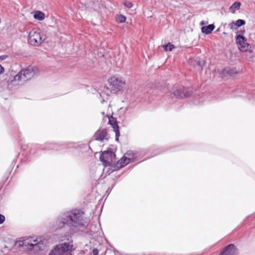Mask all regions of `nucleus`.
Listing matches in <instances>:
<instances>
[{
    "label": "nucleus",
    "mask_w": 255,
    "mask_h": 255,
    "mask_svg": "<svg viewBox=\"0 0 255 255\" xmlns=\"http://www.w3.org/2000/svg\"><path fill=\"white\" fill-rule=\"evenodd\" d=\"M34 17L39 20H42L45 18V14L40 11H36L34 14Z\"/></svg>",
    "instance_id": "25"
},
{
    "label": "nucleus",
    "mask_w": 255,
    "mask_h": 255,
    "mask_svg": "<svg viewBox=\"0 0 255 255\" xmlns=\"http://www.w3.org/2000/svg\"><path fill=\"white\" fill-rule=\"evenodd\" d=\"M237 248L234 244L226 246L218 255H235Z\"/></svg>",
    "instance_id": "13"
},
{
    "label": "nucleus",
    "mask_w": 255,
    "mask_h": 255,
    "mask_svg": "<svg viewBox=\"0 0 255 255\" xmlns=\"http://www.w3.org/2000/svg\"><path fill=\"white\" fill-rule=\"evenodd\" d=\"M247 56L249 61L255 62V53L252 55L247 54Z\"/></svg>",
    "instance_id": "33"
},
{
    "label": "nucleus",
    "mask_w": 255,
    "mask_h": 255,
    "mask_svg": "<svg viewBox=\"0 0 255 255\" xmlns=\"http://www.w3.org/2000/svg\"><path fill=\"white\" fill-rule=\"evenodd\" d=\"M18 166H19V164H18V165L16 166V168L17 169V168L18 167Z\"/></svg>",
    "instance_id": "48"
},
{
    "label": "nucleus",
    "mask_w": 255,
    "mask_h": 255,
    "mask_svg": "<svg viewBox=\"0 0 255 255\" xmlns=\"http://www.w3.org/2000/svg\"><path fill=\"white\" fill-rule=\"evenodd\" d=\"M245 24V21L242 19H239L236 21V23H232L230 24L231 27L232 28L233 25H236L238 27L241 26Z\"/></svg>",
    "instance_id": "28"
},
{
    "label": "nucleus",
    "mask_w": 255,
    "mask_h": 255,
    "mask_svg": "<svg viewBox=\"0 0 255 255\" xmlns=\"http://www.w3.org/2000/svg\"><path fill=\"white\" fill-rule=\"evenodd\" d=\"M4 71V68L0 65V74Z\"/></svg>",
    "instance_id": "43"
},
{
    "label": "nucleus",
    "mask_w": 255,
    "mask_h": 255,
    "mask_svg": "<svg viewBox=\"0 0 255 255\" xmlns=\"http://www.w3.org/2000/svg\"><path fill=\"white\" fill-rule=\"evenodd\" d=\"M136 97H125V100L126 101H128V106L130 108H132L134 106V104L132 103L131 101H133L135 99Z\"/></svg>",
    "instance_id": "27"
},
{
    "label": "nucleus",
    "mask_w": 255,
    "mask_h": 255,
    "mask_svg": "<svg viewBox=\"0 0 255 255\" xmlns=\"http://www.w3.org/2000/svg\"><path fill=\"white\" fill-rule=\"evenodd\" d=\"M125 155H127L128 157H130L133 161H134L138 158V156H139L140 153L138 151L128 150L127 151Z\"/></svg>",
    "instance_id": "19"
},
{
    "label": "nucleus",
    "mask_w": 255,
    "mask_h": 255,
    "mask_svg": "<svg viewBox=\"0 0 255 255\" xmlns=\"http://www.w3.org/2000/svg\"><path fill=\"white\" fill-rule=\"evenodd\" d=\"M116 155L114 149L109 147L106 150L101 151L99 158L106 168L110 165V161H113L116 159Z\"/></svg>",
    "instance_id": "5"
},
{
    "label": "nucleus",
    "mask_w": 255,
    "mask_h": 255,
    "mask_svg": "<svg viewBox=\"0 0 255 255\" xmlns=\"http://www.w3.org/2000/svg\"><path fill=\"white\" fill-rule=\"evenodd\" d=\"M68 142H48L43 145H34L29 147L28 145H23L21 146V152L18 156H21L20 163H26L30 160L32 155L36 153L35 150H47V151H58L63 149H68Z\"/></svg>",
    "instance_id": "3"
},
{
    "label": "nucleus",
    "mask_w": 255,
    "mask_h": 255,
    "mask_svg": "<svg viewBox=\"0 0 255 255\" xmlns=\"http://www.w3.org/2000/svg\"><path fill=\"white\" fill-rule=\"evenodd\" d=\"M16 161H17V157H15L14 159H13L11 164L10 165L9 167L8 168V169L5 173V174L6 175H8L10 174V173L11 172V171L16 162Z\"/></svg>",
    "instance_id": "26"
},
{
    "label": "nucleus",
    "mask_w": 255,
    "mask_h": 255,
    "mask_svg": "<svg viewBox=\"0 0 255 255\" xmlns=\"http://www.w3.org/2000/svg\"><path fill=\"white\" fill-rule=\"evenodd\" d=\"M18 242V247L20 248V247H22L24 245V241H19L18 242H16V243Z\"/></svg>",
    "instance_id": "38"
},
{
    "label": "nucleus",
    "mask_w": 255,
    "mask_h": 255,
    "mask_svg": "<svg viewBox=\"0 0 255 255\" xmlns=\"http://www.w3.org/2000/svg\"><path fill=\"white\" fill-rule=\"evenodd\" d=\"M124 4L128 8H130L132 6V3L130 1H125Z\"/></svg>",
    "instance_id": "36"
},
{
    "label": "nucleus",
    "mask_w": 255,
    "mask_h": 255,
    "mask_svg": "<svg viewBox=\"0 0 255 255\" xmlns=\"http://www.w3.org/2000/svg\"><path fill=\"white\" fill-rule=\"evenodd\" d=\"M162 106L177 109L185 102L190 107L213 104L224 100L223 97H164Z\"/></svg>",
    "instance_id": "2"
},
{
    "label": "nucleus",
    "mask_w": 255,
    "mask_h": 255,
    "mask_svg": "<svg viewBox=\"0 0 255 255\" xmlns=\"http://www.w3.org/2000/svg\"><path fill=\"white\" fill-rule=\"evenodd\" d=\"M236 43L238 44L239 49L243 52H253L252 47L247 42V39L242 35H239L236 37Z\"/></svg>",
    "instance_id": "7"
},
{
    "label": "nucleus",
    "mask_w": 255,
    "mask_h": 255,
    "mask_svg": "<svg viewBox=\"0 0 255 255\" xmlns=\"http://www.w3.org/2000/svg\"><path fill=\"white\" fill-rule=\"evenodd\" d=\"M175 89L173 92L174 96H180L182 94L184 95V96H188L191 94L190 92L184 87H180L177 89L175 88Z\"/></svg>",
    "instance_id": "17"
},
{
    "label": "nucleus",
    "mask_w": 255,
    "mask_h": 255,
    "mask_svg": "<svg viewBox=\"0 0 255 255\" xmlns=\"http://www.w3.org/2000/svg\"><path fill=\"white\" fill-rule=\"evenodd\" d=\"M85 213L81 209H74L61 212L56 217L50 227L52 231H60L66 227L69 228H85L88 224L84 217Z\"/></svg>",
    "instance_id": "1"
},
{
    "label": "nucleus",
    "mask_w": 255,
    "mask_h": 255,
    "mask_svg": "<svg viewBox=\"0 0 255 255\" xmlns=\"http://www.w3.org/2000/svg\"><path fill=\"white\" fill-rule=\"evenodd\" d=\"M7 57H8L7 55H5L0 56V60H5V59H6L7 58Z\"/></svg>",
    "instance_id": "41"
},
{
    "label": "nucleus",
    "mask_w": 255,
    "mask_h": 255,
    "mask_svg": "<svg viewBox=\"0 0 255 255\" xmlns=\"http://www.w3.org/2000/svg\"><path fill=\"white\" fill-rule=\"evenodd\" d=\"M93 137L94 140L102 142L105 139L108 140L110 136L106 128L101 129L100 128L95 132Z\"/></svg>",
    "instance_id": "9"
},
{
    "label": "nucleus",
    "mask_w": 255,
    "mask_h": 255,
    "mask_svg": "<svg viewBox=\"0 0 255 255\" xmlns=\"http://www.w3.org/2000/svg\"><path fill=\"white\" fill-rule=\"evenodd\" d=\"M114 131L115 132V141L119 142V137L121 135L120 128H115Z\"/></svg>",
    "instance_id": "31"
},
{
    "label": "nucleus",
    "mask_w": 255,
    "mask_h": 255,
    "mask_svg": "<svg viewBox=\"0 0 255 255\" xmlns=\"http://www.w3.org/2000/svg\"><path fill=\"white\" fill-rule=\"evenodd\" d=\"M234 74V71L233 70L230 69V68H226L224 69L221 74L220 75L222 77H226L229 76H231Z\"/></svg>",
    "instance_id": "23"
},
{
    "label": "nucleus",
    "mask_w": 255,
    "mask_h": 255,
    "mask_svg": "<svg viewBox=\"0 0 255 255\" xmlns=\"http://www.w3.org/2000/svg\"><path fill=\"white\" fill-rule=\"evenodd\" d=\"M122 102H125V100H122Z\"/></svg>",
    "instance_id": "49"
},
{
    "label": "nucleus",
    "mask_w": 255,
    "mask_h": 255,
    "mask_svg": "<svg viewBox=\"0 0 255 255\" xmlns=\"http://www.w3.org/2000/svg\"><path fill=\"white\" fill-rule=\"evenodd\" d=\"M105 102V100H104V99H103L102 100H101V103H103V102Z\"/></svg>",
    "instance_id": "47"
},
{
    "label": "nucleus",
    "mask_w": 255,
    "mask_h": 255,
    "mask_svg": "<svg viewBox=\"0 0 255 255\" xmlns=\"http://www.w3.org/2000/svg\"><path fill=\"white\" fill-rule=\"evenodd\" d=\"M107 118L109 119L108 124L111 125L113 128V129H115V128H119L120 127L118 125V122L117 119L114 118L113 115H107Z\"/></svg>",
    "instance_id": "18"
},
{
    "label": "nucleus",
    "mask_w": 255,
    "mask_h": 255,
    "mask_svg": "<svg viewBox=\"0 0 255 255\" xmlns=\"http://www.w3.org/2000/svg\"><path fill=\"white\" fill-rule=\"evenodd\" d=\"M28 37L29 43L33 45H39L43 41L40 33L34 30L30 31Z\"/></svg>",
    "instance_id": "8"
},
{
    "label": "nucleus",
    "mask_w": 255,
    "mask_h": 255,
    "mask_svg": "<svg viewBox=\"0 0 255 255\" xmlns=\"http://www.w3.org/2000/svg\"><path fill=\"white\" fill-rule=\"evenodd\" d=\"M163 48L164 50L166 51H171L173 49L175 48L174 45L171 44L170 43H168L167 45H164L163 46Z\"/></svg>",
    "instance_id": "29"
},
{
    "label": "nucleus",
    "mask_w": 255,
    "mask_h": 255,
    "mask_svg": "<svg viewBox=\"0 0 255 255\" xmlns=\"http://www.w3.org/2000/svg\"><path fill=\"white\" fill-rule=\"evenodd\" d=\"M116 185V183H114L112 185V187H111V188L110 189V192H111L112 189L114 187V186H115Z\"/></svg>",
    "instance_id": "44"
},
{
    "label": "nucleus",
    "mask_w": 255,
    "mask_h": 255,
    "mask_svg": "<svg viewBox=\"0 0 255 255\" xmlns=\"http://www.w3.org/2000/svg\"><path fill=\"white\" fill-rule=\"evenodd\" d=\"M215 26L214 24H210L206 26H203L201 28V31L203 33L209 34L212 32Z\"/></svg>",
    "instance_id": "21"
},
{
    "label": "nucleus",
    "mask_w": 255,
    "mask_h": 255,
    "mask_svg": "<svg viewBox=\"0 0 255 255\" xmlns=\"http://www.w3.org/2000/svg\"><path fill=\"white\" fill-rule=\"evenodd\" d=\"M27 81L24 75L21 74L20 71L13 77V80L11 81V83L12 85H22Z\"/></svg>",
    "instance_id": "14"
},
{
    "label": "nucleus",
    "mask_w": 255,
    "mask_h": 255,
    "mask_svg": "<svg viewBox=\"0 0 255 255\" xmlns=\"http://www.w3.org/2000/svg\"><path fill=\"white\" fill-rule=\"evenodd\" d=\"M205 63V61L204 60H202V61H198V64L200 66H203Z\"/></svg>",
    "instance_id": "40"
},
{
    "label": "nucleus",
    "mask_w": 255,
    "mask_h": 255,
    "mask_svg": "<svg viewBox=\"0 0 255 255\" xmlns=\"http://www.w3.org/2000/svg\"><path fill=\"white\" fill-rule=\"evenodd\" d=\"M128 170V169H125L122 173L121 174H120L119 175H118L117 176H116V178H120V177L121 176V175L123 174L124 173H125L127 170Z\"/></svg>",
    "instance_id": "42"
},
{
    "label": "nucleus",
    "mask_w": 255,
    "mask_h": 255,
    "mask_svg": "<svg viewBox=\"0 0 255 255\" xmlns=\"http://www.w3.org/2000/svg\"><path fill=\"white\" fill-rule=\"evenodd\" d=\"M110 93H107L109 96L111 95L122 94L124 87L125 85V81L122 78H118L115 76H112L108 79Z\"/></svg>",
    "instance_id": "4"
},
{
    "label": "nucleus",
    "mask_w": 255,
    "mask_h": 255,
    "mask_svg": "<svg viewBox=\"0 0 255 255\" xmlns=\"http://www.w3.org/2000/svg\"><path fill=\"white\" fill-rule=\"evenodd\" d=\"M38 69L36 66H29L25 69L21 70V74H23L28 81L33 77L38 72Z\"/></svg>",
    "instance_id": "10"
},
{
    "label": "nucleus",
    "mask_w": 255,
    "mask_h": 255,
    "mask_svg": "<svg viewBox=\"0 0 255 255\" xmlns=\"http://www.w3.org/2000/svg\"><path fill=\"white\" fill-rule=\"evenodd\" d=\"M57 245L63 255H65V254L71 253L75 250L73 245L71 244L69 242H64L61 244H59Z\"/></svg>",
    "instance_id": "12"
},
{
    "label": "nucleus",
    "mask_w": 255,
    "mask_h": 255,
    "mask_svg": "<svg viewBox=\"0 0 255 255\" xmlns=\"http://www.w3.org/2000/svg\"><path fill=\"white\" fill-rule=\"evenodd\" d=\"M110 189L111 188H109L107 190V191H106L107 193L109 192V193H110L111 192H110Z\"/></svg>",
    "instance_id": "46"
},
{
    "label": "nucleus",
    "mask_w": 255,
    "mask_h": 255,
    "mask_svg": "<svg viewBox=\"0 0 255 255\" xmlns=\"http://www.w3.org/2000/svg\"><path fill=\"white\" fill-rule=\"evenodd\" d=\"M205 23H206V22L204 21H202L200 23V25H203L205 24Z\"/></svg>",
    "instance_id": "45"
},
{
    "label": "nucleus",
    "mask_w": 255,
    "mask_h": 255,
    "mask_svg": "<svg viewBox=\"0 0 255 255\" xmlns=\"http://www.w3.org/2000/svg\"><path fill=\"white\" fill-rule=\"evenodd\" d=\"M116 19L118 22L122 23L126 21V17L125 16L123 15H118L116 16Z\"/></svg>",
    "instance_id": "30"
},
{
    "label": "nucleus",
    "mask_w": 255,
    "mask_h": 255,
    "mask_svg": "<svg viewBox=\"0 0 255 255\" xmlns=\"http://www.w3.org/2000/svg\"><path fill=\"white\" fill-rule=\"evenodd\" d=\"M93 255H98L99 250L97 248H94L92 250Z\"/></svg>",
    "instance_id": "37"
},
{
    "label": "nucleus",
    "mask_w": 255,
    "mask_h": 255,
    "mask_svg": "<svg viewBox=\"0 0 255 255\" xmlns=\"http://www.w3.org/2000/svg\"><path fill=\"white\" fill-rule=\"evenodd\" d=\"M72 149H75L82 153L88 152L89 149L92 150L89 144L83 143L82 142H68V150L72 151Z\"/></svg>",
    "instance_id": "6"
},
{
    "label": "nucleus",
    "mask_w": 255,
    "mask_h": 255,
    "mask_svg": "<svg viewBox=\"0 0 255 255\" xmlns=\"http://www.w3.org/2000/svg\"><path fill=\"white\" fill-rule=\"evenodd\" d=\"M113 161H110V165L107 167L106 168L104 167L103 170L107 169L106 171V174L109 175L114 171H118L120 169L122 168V166L118 164V161L116 163L112 164Z\"/></svg>",
    "instance_id": "15"
},
{
    "label": "nucleus",
    "mask_w": 255,
    "mask_h": 255,
    "mask_svg": "<svg viewBox=\"0 0 255 255\" xmlns=\"http://www.w3.org/2000/svg\"><path fill=\"white\" fill-rule=\"evenodd\" d=\"M88 91L89 92L88 94L90 95H97L99 93L97 90L93 87H89Z\"/></svg>",
    "instance_id": "32"
},
{
    "label": "nucleus",
    "mask_w": 255,
    "mask_h": 255,
    "mask_svg": "<svg viewBox=\"0 0 255 255\" xmlns=\"http://www.w3.org/2000/svg\"><path fill=\"white\" fill-rule=\"evenodd\" d=\"M188 148L187 147V145L185 144L180 145H175L170 147L169 148V150L170 152H175L181 150H185L187 149Z\"/></svg>",
    "instance_id": "20"
},
{
    "label": "nucleus",
    "mask_w": 255,
    "mask_h": 255,
    "mask_svg": "<svg viewBox=\"0 0 255 255\" xmlns=\"http://www.w3.org/2000/svg\"><path fill=\"white\" fill-rule=\"evenodd\" d=\"M31 241L34 242L35 244H27V249L29 251L34 250L37 248L40 251L44 250L45 247V246H44V241H42L40 239H39V240L38 241L37 238L35 239L34 237L31 238Z\"/></svg>",
    "instance_id": "11"
},
{
    "label": "nucleus",
    "mask_w": 255,
    "mask_h": 255,
    "mask_svg": "<svg viewBox=\"0 0 255 255\" xmlns=\"http://www.w3.org/2000/svg\"><path fill=\"white\" fill-rule=\"evenodd\" d=\"M248 100L253 104H255V97H246Z\"/></svg>",
    "instance_id": "35"
},
{
    "label": "nucleus",
    "mask_w": 255,
    "mask_h": 255,
    "mask_svg": "<svg viewBox=\"0 0 255 255\" xmlns=\"http://www.w3.org/2000/svg\"><path fill=\"white\" fill-rule=\"evenodd\" d=\"M130 157L126 156V155L123 156L119 160H118V164L122 166V168L131 162H133Z\"/></svg>",
    "instance_id": "16"
},
{
    "label": "nucleus",
    "mask_w": 255,
    "mask_h": 255,
    "mask_svg": "<svg viewBox=\"0 0 255 255\" xmlns=\"http://www.w3.org/2000/svg\"><path fill=\"white\" fill-rule=\"evenodd\" d=\"M5 220V216L2 214H0V225L3 224Z\"/></svg>",
    "instance_id": "34"
},
{
    "label": "nucleus",
    "mask_w": 255,
    "mask_h": 255,
    "mask_svg": "<svg viewBox=\"0 0 255 255\" xmlns=\"http://www.w3.org/2000/svg\"><path fill=\"white\" fill-rule=\"evenodd\" d=\"M6 100H7V98H3L2 97H0V102H2ZM0 108H1V109L3 108V107L0 104Z\"/></svg>",
    "instance_id": "39"
},
{
    "label": "nucleus",
    "mask_w": 255,
    "mask_h": 255,
    "mask_svg": "<svg viewBox=\"0 0 255 255\" xmlns=\"http://www.w3.org/2000/svg\"><path fill=\"white\" fill-rule=\"evenodd\" d=\"M48 255H63L57 245H55L50 250Z\"/></svg>",
    "instance_id": "22"
},
{
    "label": "nucleus",
    "mask_w": 255,
    "mask_h": 255,
    "mask_svg": "<svg viewBox=\"0 0 255 255\" xmlns=\"http://www.w3.org/2000/svg\"><path fill=\"white\" fill-rule=\"evenodd\" d=\"M241 3L239 1L235 2L229 8L230 10L233 13H235L236 10H239L240 8Z\"/></svg>",
    "instance_id": "24"
}]
</instances>
